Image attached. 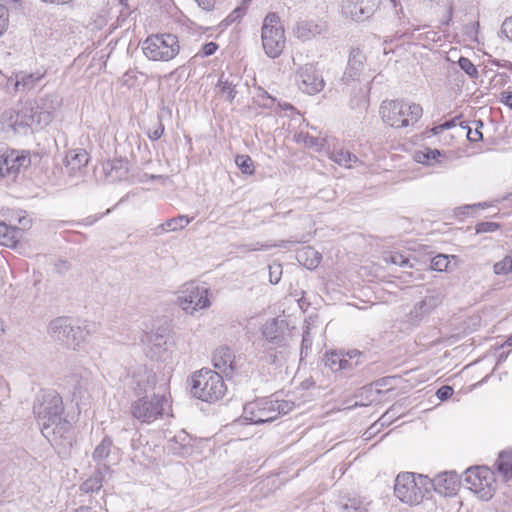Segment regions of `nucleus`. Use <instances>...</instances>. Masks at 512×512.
Returning a JSON list of instances; mask_svg holds the SVG:
<instances>
[{
	"mask_svg": "<svg viewBox=\"0 0 512 512\" xmlns=\"http://www.w3.org/2000/svg\"><path fill=\"white\" fill-rule=\"evenodd\" d=\"M103 472L96 470L87 480L80 485V490L84 493H93L99 491L103 486Z\"/></svg>",
	"mask_w": 512,
	"mask_h": 512,
	"instance_id": "2f4dec72",
	"label": "nucleus"
},
{
	"mask_svg": "<svg viewBox=\"0 0 512 512\" xmlns=\"http://www.w3.org/2000/svg\"><path fill=\"white\" fill-rule=\"evenodd\" d=\"M71 269V264L67 260L59 259L54 264V271L59 275L66 274Z\"/></svg>",
	"mask_w": 512,
	"mask_h": 512,
	"instance_id": "8fccbe9b",
	"label": "nucleus"
},
{
	"mask_svg": "<svg viewBox=\"0 0 512 512\" xmlns=\"http://www.w3.org/2000/svg\"><path fill=\"white\" fill-rule=\"evenodd\" d=\"M42 435L52 444L67 446L72 443V425L63 417L62 397L55 391L43 393L33 405Z\"/></svg>",
	"mask_w": 512,
	"mask_h": 512,
	"instance_id": "f257e3e1",
	"label": "nucleus"
},
{
	"mask_svg": "<svg viewBox=\"0 0 512 512\" xmlns=\"http://www.w3.org/2000/svg\"><path fill=\"white\" fill-rule=\"evenodd\" d=\"M273 245H265V244H261L259 242H256L254 244H245L243 245V247L248 250V251H260V250H265L269 247H272Z\"/></svg>",
	"mask_w": 512,
	"mask_h": 512,
	"instance_id": "bf43d9fd",
	"label": "nucleus"
},
{
	"mask_svg": "<svg viewBox=\"0 0 512 512\" xmlns=\"http://www.w3.org/2000/svg\"><path fill=\"white\" fill-rule=\"evenodd\" d=\"M236 165L244 174L252 175L254 173L253 160L248 155H238L235 159Z\"/></svg>",
	"mask_w": 512,
	"mask_h": 512,
	"instance_id": "58836bf2",
	"label": "nucleus"
},
{
	"mask_svg": "<svg viewBox=\"0 0 512 512\" xmlns=\"http://www.w3.org/2000/svg\"><path fill=\"white\" fill-rule=\"evenodd\" d=\"M31 160L28 153L0 149V176L15 178L21 169L30 166Z\"/></svg>",
	"mask_w": 512,
	"mask_h": 512,
	"instance_id": "f8f14e48",
	"label": "nucleus"
},
{
	"mask_svg": "<svg viewBox=\"0 0 512 512\" xmlns=\"http://www.w3.org/2000/svg\"><path fill=\"white\" fill-rule=\"evenodd\" d=\"M164 133V125L159 122L158 126L153 129L152 131H149L148 136L151 140L155 141L158 140Z\"/></svg>",
	"mask_w": 512,
	"mask_h": 512,
	"instance_id": "6e6d98bb",
	"label": "nucleus"
},
{
	"mask_svg": "<svg viewBox=\"0 0 512 512\" xmlns=\"http://www.w3.org/2000/svg\"><path fill=\"white\" fill-rule=\"evenodd\" d=\"M312 336L310 333V328L306 327V329L303 331V337H302V343H301V355L305 354V356L308 355V350L311 349L312 346Z\"/></svg>",
	"mask_w": 512,
	"mask_h": 512,
	"instance_id": "49530a36",
	"label": "nucleus"
},
{
	"mask_svg": "<svg viewBox=\"0 0 512 512\" xmlns=\"http://www.w3.org/2000/svg\"><path fill=\"white\" fill-rule=\"evenodd\" d=\"M441 303V297L439 295H429L416 303L413 309L408 314V321L412 324L419 323L423 317L429 314Z\"/></svg>",
	"mask_w": 512,
	"mask_h": 512,
	"instance_id": "aec40b11",
	"label": "nucleus"
},
{
	"mask_svg": "<svg viewBox=\"0 0 512 512\" xmlns=\"http://www.w3.org/2000/svg\"><path fill=\"white\" fill-rule=\"evenodd\" d=\"M361 352L352 350L347 353L342 351L326 352L323 357L325 367L329 368L332 372L338 371H351L360 364L359 357Z\"/></svg>",
	"mask_w": 512,
	"mask_h": 512,
	"instance_id": "ddd939ff",
	"label": "nucleus"
},
{
	"mask_svg": "<svg viewBox=\"0 0 512 512\" xmlns=\"http://www.w3.org/2000/svg\"><path fill=\"white\" fill-rule=\"evenodd\" d=\"M331 159L335 163H337L341 166H345L347 168L352 167V164L356 163L358 161V158L356 155H354L350 151L344 150V149H339V150L333 151L331 154Z\"/></svg>",
	"mask_w": 512,
	"mask_h": 512,
	"instance_id": "f704fd0d",
	"label": "nucleus"
},
{
	"mask_svg": "<svg viewBox=\"0 0 512 512\" xmlns=\"http://www.w3.org/2000/svg\"><path fill=\"white\" fill-rule=\"evenodd\" d=\"M208 294L209 289L206 286L195 282L186 283L179 293L178 302L186 313L193 315L196 311L210 306Z\"/></svg>",
	"mask_w": 512,
	"mask_h": 512,
	"instance_id": "9d476101",
	"label": "nucleus"
},
{
	"mask_svg": "<svg viewBox=\"0 0 512 512\" xmlns=\"http://www.w3.org/2000/svg\"><path fill=\"white\" fill-rule=\"evenodd\" d=\"M455 122H456V119H452V120H449V121H445L443 123V126H444V129H450L451 127L455 126Z\"/></svg>",
	"mask_w": 512,
	"mask_h": 512,
	"instance_id": "338daca9",
	"label": "nucleus"
},
{
	"mask_svg": "<svg viewBox=\"0 0 512 512\" xmlns=\"http://www.w3.org/2000/svg\"><path fill=\"white\" fill-rule=\"evenodd\" d=\"M262 334L266 339V343L277 345L279 348H283L285 344H288L282 329L279 327L278 320L275 318L268 320L264 324Z\"/></svg>",
	"mask_w": 512,
	"mask_h": 512,
	"instance_id": "5701e85b",
	"label": "nucleus"
},
{
	"mask_svg": "<svg viewBox=\"0 0 512 512\" xmlns=\"http://www.w3.org/2000/svg\"><path fill=\"white\" fill-rule=\"evenodd\" d=\"M262 347L263 355L261 356V360L270 365H277L281 358L285 357L288 344H285L283 348H279L277 345L265 343Z\"/></svg>",
	"mask_w": 512,
	"mask_h": 512,
	"instance_id": "c85d7f7f",
	"label": "nucleus"
},
{
	"mask_svg": "<svg viewBox=\"0 0 512 512\" xmlns=\"http://www.w3.org/2000/svg\"><path fill=\"white\" fill-rule=\"evenodd\" d=\"M191 218L186 215H179L177 217L168 219L166 221V227H169L170 231H178L185 228L190 222Z\"/></svg>",
	"mask_w": 512,
	"mask_h": 512,
	"instance_id": "4c0bfd02",
	"label": "nucleus"
},
{
	"mask_svg": "<svg viewBox=\"0 0 512 512\" xmlns=\"http://www.w3.org/2000/svg\"><path fill=\"white\" fill-rule=\"evenodd\" d=\"M500 225L495 222H480L476 225L475 229L477 233L494 232L498 230Z\"/></svg>",
	"mask_w": 512,
	"mask_h": 512,
	"instance_id": "de8ad7c7",
	"label": "nucleus"
},
{
	"mask_svg": "<svg viewBox=\"0 0 512 512\" xmlns=\"http://www.w3.org/2000/svg\"><path fill=\"white\" fill-rule=\"evenodd\" d=\"M441 156L442 153L440 150L425 148L424 150L417 151L414 158L418 163L433 165L434 163L439 162L438 158Z\"/></svg>",
	"mask_w": 512,
	"mask_h": 512,
	"instance_id": "473e14b6",
	"label": "nucleus"
},
{
	"mask_svg": "<svg viewBox=\"0 0 512 512\" xmlns=\"http://www.w3.org/2000/svg\"><path fill=\"white\" fill-rule=\"evenodd\" d=\"M453 388L451 386H442L436 391V396L444 401L449 399L453 395Z\"/></svg>",
	"mask_w": 512,
	"mask_h": 512,
	"instance_id": "603ef678",
	"label": "nucleus"
},
{
	"mask_svg": "<svg viewBox=\"0 0 512 512\" xmlns=\"http://www.w3.org/2000/svg\"><path fill=\"white\" fill-rule=\"evenodd\" d=\"M493 271L496 275H506L512 273L510 258H508L506 255L501 261L496 262L493 266Z\"/></svg>",
	"mask_w": 512,
	"mask_h": 512,
	"instance_id": "37998d69",
	"label": "nucleus"
},
{
	"mask_svg": "<svg viewBox=\"0 0 512 512\" xmlns=\"http://www.w3.org/2000/svg\"><path fill=\"white\" fill-rule=\"evenodd\" d=\"M199 7L205 11H211L214 9L215 4L218 0H194Z\"/></svg>",
	"mask_w": 512,
	"mask_h": 512,
	"instance_id": "13d9d810",
	"label": "nucleus"
},
{
	"mask_svg": "<svg viewBox=\"0 0 512 512\" xmlns=\"http://www.w3.org/2000/svg\"><path fill=\"white\" fill-rule=\"evenodd\" d=\"M379 0H345L342 5L343 13L354 21H364L376 11Z\"/></svg>",
	"mask_w": 512,
	"mask_h": 512,
	"instance_id": "f3484780",
	"label": "nucleus"
},
{
	"mask_svg": "<svg viewBox=\"0 0 512 512\" xmlns=\"http://www.w3.org/2000/svg\"><path fill=\"white\" fill-rule=\"evenodd\" d=\"M167 399L164 395L153 393L152 396L143 395L137 397L131 403L130 412L134 419L141 423L151 424L162 418Z\"/></svg>",
	"mask_w": 512,
	"mask_h": 512,
	"instance_id": "423d86ee",
	"label": "nucleus"
},
{
	"mask_svg": "<svg viewBox=\"0 0 512 512\" xmlns=\"http://www.w3.org/2000/svg\"><path fill=\"white\" fill-rule=\"evenodd\" d=\"M477 127L472 130L468 124L461 123L460 126L462 129L467 130V139L470 142H477L480 141L483 138L482 132L479 130V127L483 126V123L481 121L477 122Z\"/></svg>",
	"mask_w": 512,
	"mask_h": 512,
	"instance_id": "79ce46f5",
	"label": "nucleus"
},
{
	"mask_svg": "<svg viewBox=\"0 0 512 512\" xmlns=\"http://www.w3.org/2000/svg\"><path fill=\"white\" fill-rule=\"evenodd\" d=\"M9 26V13L5 5L0 4V37L7 31Z\"/></svg>",
	"mask_w": 512,
	"mask_h": 512,
	"instance_id": "a18cd8bd",
	"label": "nucleus"
},
{
	"mask_svg": "<svg viewBox=\"0 0 512 512\" xmlns=\"http://www.w3.org/2000/svg\"><path fill=\"white\" fill-rule=\"evenodd\" d=\"M501 32L512 41V16L503 22Z\"/></svg>",
	"mask_w": 512,
	"mask_h": 512,
	"instance_id": "864d4df0",
	"label": "nucleus"
},
{
	"mask_svg": "<svg viewBox=\"0 0 512 512\" xmlns=\"http://www.w3.org/2000/svg\"><path fill=\"white\" fill-rule=\"evenodd\" d=\"M76 512H91L90 508L82 506L76 510Z\"/></svg>",
	"mask_w": 512,
	"mask_h": 512,
	"instance_id": "774afa93",
	"label": "nucleus"
},
{
	"mask_svg": "<svg viewBox=\"0 0 512 512\" xmlns=\"http://www.w3.org/2000/svg\"><path fill=\"white\" fill-rule=\"evenodd\" d=\"M113 446V441L109 436H105L93 451L92 458L94 461L100 462L108 458Z\"/></svg>",
	"mask_w": 512,
	"mask_h": 512,
	"instance_id": "72a5a7b5",
	"label": "nucleus"
},
{
	"mask_svg": "<svg viewBox=\"0 0 512 512\" xmlns=\"http://www.w3.org/2000/svg\"><path fill=\"white\" fill-rule=\"evenodd\" d=\"M459 67L472 79L479 76L476 66L466 57H460L458 60Z\"/></svg>",
	"mask_w": 512,
	"mask_h": 512,
	"instance_id": "ea45409f",
	"label": "nucleus"
},
{
	"mask_svg": "<svg viewBox=\"0 0 512 512\" xmlns=\"http://www.w3.org/2000/svg\"><path fill=\"white\" fill-rule=\"evenodd\" d=\"M501 102L512 109V92H503Z\"/></svg>",
	"mask_w": 512,
	"mask_h": 512,
	"instance_id": "e2e57ef3",
	"label": "nucleus"
},
{
	"mask_svg": "<svg viewBox=\"0 0 512 512\" xmlns=\"http://www.w3.org/2000/svg\"><path fill=\"white\" fill-rule=\"evenodd\" d=\"M457 475L454 472H443L430 479L429 490L433 487L441 495H450L455 491Z\"/></svg>",
	"mask_w": 512,
	"mask_h": 512,
	"instance_id": "4be33fe9",
	"label": "nucleus"
},
{
	"mask_svg": "<svg viewBox=\"0 0 512 512\" xmlns=\"http://www.w3.org/2000/svg\"><path fill=\"white\" fill-rule=\"evenodd\" d=\"M72 385V395L73 400L77 405L84 402L89 398L88 386L89 380L84 377H78L77 375H73L70 379Z\"/></svg>",
	"mask_w": 512,
	"mask_h": 512,
	"instance_id": "cd10ccee",
	"label": "nucleus"
},
{
	"mask_svg": "<svg viewBox=\"0 0 512 512\" xmlns=\"http://www.w3.org/2000/svg\"><path fill=\"white\" fill-rule=\"evenodd\" d=\"M218 49V45L215 42H208L203 45L202 53L204 56L213 55Z\"/></svg>",
	"mask_w": 512,
	"mask_h": 512,
	"instance_id": "4d7b16f0",
	"label": "nucleus"
},
{
	"mask_svg": "<svg viewBox=\"0 0 512 512\" xmlns=\"http://www.w3.org/2000/svg\"><path fill=\"white\" fill-rule=\"evenodd\" d=\"M445 129H444V126H443V123L440 124V125H437L435 127H433L431 129V132L434 134V135H437V134H440L441 132H443Z\"/></svg>",
	"mask_w": 512,
	"mask_h": 512,
	"instance_id": "0e129e2a",
	"label": "nucleus"
},
{
	"mask_svg": "<svg viewBox=\"0 0 512 512\" xmlns=\"http://www.w3.org/2000/svg\"><path fill=\"white\" fill-rule=\"evenodd\" d=\"M242 82V76L238 73L222 72L217 82V88L225 95V100L232 103L238 93V86Z\"/></svg>",
	"mask_w": 512,
	"mask_h": 512,
	"instance_id": "6ab92c4d",
	"label": "nucleus"
},
{
	"mask_svg": "<svg viewBox=\"0 0 512 512\" xmlns=\"http://www.w3.org/2000/svg\"><path fill=\"white\" fill-rule=\"evenodd\" d=\"M127 385L136 397L148 395L156 385V374L145 365H138L128 371Z\"/></svg>",
	"mask_w": 512,
	"mask_h": 512,
	"instance_id": "9b49d317",
	"label": "nucleus"
},
{
	"mask_svg": "<svg viewBox=\"0 0 512 512\" xmlns=\"http://www.w3.org/2000/svg\"><path fill=\"white\" fill-rule=\"evenodd\" d=\"M142 50L149 60L170 61L180 51L178 37L171 33L150 35L143 42Z\"/></svg>",
	"mask_w": 512,
	"mask_h": 512,
	"instance_id": "39448f33",
	"label": "nucleus"
},
{
	"mask_svg": "<svg viewBox=\"0 0 512 512\" xmlns=\"http://www.w3.org/2000/svg\"><path fill=\"white\" fill-rule=\"evenodd\" d=\"M48 333L52 338L72 349H76L85 341V333L81 327L73 325L67 317H58L52 320L48 327Z\"/></svg>",
	"mask_w": 512,
	"mask_h": 512,
	"instance_id": "1a4fd4ad",
	"label": "nucleus"
},
{
	"mask_svg": "<svg viewBox=\"0 0 512 512\" xmlns=\"http://www.w3.org/2000/svg\"><path fill=\"white\" fill-rule=\"evenodd\" d=\"M497 471L505 478H512V450L502 451L495 463Z\"/></svg>",
	"mask_w": 512,
	"mask_h": 512,
	"instance_id": "7c9ffc66",
	"label": "nucleus"
},
{
	"mask_svg": "<svg viewBox=\"0 0 512 512\" xmlns=\"http://www.w3.org/2000/svg\"><path fill=\"white\" fill-rule=\"evenodd\" d=\"M235 355L227 346L217 348L212 356L213 365L219 371L229 375L234 371Z\"/></svg>",
	"mask_w": 512,
	"mask_h": 512,
	"instance_id": "412c9836",
	"label": "nucleus"
},
{
	"mask_svg": "<svg viewBox=\"0 0 512 512\" xmlns=\"http://www.w3.org/2000/svg\"><path fill=\"white\" fill-rule=\"evenodd\" d=\"M45 76L44 72L27 73L20 71L15 74V90L29 91Z\"/></svg>",
	"mask_w": 512,
	"mask_h": 512,
	"instance_id": "a878e982",
	"label": "nucleus"
},
{
	"mask_svg": "<svg viewBox=\"0 0 512 512\" xmlns=\"http://www.w3.org/2000/svg\"><path fill=\"white\" fill-rule=\"evenodd\" d=\"M190 383L192 396L207 403L219 401L227 392L223 377L211 369L195 371L191 375Z\"/></svg>",
	"mask_w": 512,
	"mask_h": 512,
	"instance_id": "f03ea898",
	"label": "nucleus"
},
{
	"mask_svg": "<svg viewBox=\"0 0 512 512\" xmlns=\"http://www.w3.org/2000/svg\"><path fill=\"white\" fill-rule=\"evenodd\" d=\"M430 479L411 472L398 474L394 484V494L403 503L418 505L429 492Z\"/></svg>",
	"mask_w": 512,
	"mask_h": 512,
	"instance_id": "20e7f679",
	"label": "nucleus"
},
{
	"mask_svg": "<svg viewBox=\"0 0 512 512\" xmlns=\"http://www.w3.org/2000/svg\"><path fill=\"white\" fill-rule=\"evenodd\" d=\"M282 274V267L280 264H273L269 266V279L272 284H277L280 281Z\"/></svg>",
	"mask_w": 512,
	"mask_h": 512,
	"instance_id": "09e8293b",
	"label": "nucleus"
},
{
	"mask_svg": "<svg viewBox=\"0 0 512 512\" xmlns=\"http://www.w3.org/2000/svg\"><path fill=\"white\" fill-rule=\"evenodd\" d=\"M450 259H455V256H448L445 254H438L432 258L430 267L434 271H447Z\"/></svg>",
	"mask_w": 512,
	"mask_h": 512,
	"instance_id": "e433bc0d",
	"label": "nucleus"
},
{
	"mask_svg": "<svg viewBox=\"0 0 512 512\" xmlns=\"http://www.w3.org/2000/svg\"><path fill=\"white\" fill-rule=\"evenodd\" d=\"M321 254L313 247L307 246L296 252L297 261L307 269H315L321 261Z\"/></svg>",
	"mask_w": 512,
	"mask_h": 512,
	"instance_id": "bb28decb",
	"label": "nucleus"
},
{
	"mask_svg": "<svg viewBox=\"0 0 512 512\" xmlns=\"http://www.w3.org/2000/svg\"><path fill=\"white\" fill-rule=\"evenodd\" d=\"M366 57L359 48H352L349 53L347 67L342 76V81L349 84L357 81L365 67Z\"/></svg>",
	"mask_w": 512,
	"mask_h": 512,
	"instance_id": "a211bd4d",
	"label": "nucleus"
},
{
	"mask_svg": "<svg viewBox=\"0 0 512 512\" xmlns=\"http://www.w3.org/2000/svg\"><path fill=\"white\" fill-rule=\"evenodd\" d=\"M262 45L265 53L270 58H277L285 47L284 29L280 25V19L276 13H269L262 26Z\"/></svg>",
	"mask_w": 512,
	"mask_h": 512,
	"instance_id": "0eeeda50",
	"label": "nucleus"
},
{
	"mask_svg": "<svg viewBox=\"0 0 512 512\" xmlns=\"http://www.w3.org/2000/svg\"><path fill=\"white\" fill-rule=\"evenodd\" d=\"M296 81L299 88L309 95L319 93L325 85L322 75L313 64L302 66L296 74Z\"/></svg>",
	"mask_w": 512,
	"mask_h": 512,
	"instance_id": "2eb2a0df",
	"label": "nucleus"
},
{
	"mask_svg": "<svg viewBox=\"0 0 512 512\" xmlns=\"http://www.w3.org/2000/svg\"><path fill=\"white\" fill-rule=\"evenodd\" d=\"M275 404L270 400H261L257 402H250L244 405L243 417L246 421L252 424H261L273 421L277 418Z\"/></svg>",
	"mask_w": 512,
	"mask_h": 512,
	"instance_id": "4468645a",
	"label": "nucleus"
},
{
	"mask_svg": "<svg viewBox=\"0 0 512 512\" xmlns=\"http://www.w3.org/2000/svg\"><path fill=\"white\" fill-rule=\"evenodd\" d=\"M380 115L384 123L393 128L414 125L423 114L419 104L403 100H386L380 106Z\"/></svg>",
	"mask_w": 512,
	"mask_h": 512,
	"instance_id": "7ed1b4c3",
	"label": "nucleus"
},
{
	"mask_svg": "<svg viewBox=\"0 0 512 512\" xmlns=\"http://www.w3.org/2000/svg\"><path fill=\"white\" fill-rule=\"evenodd\" d=\"M89 155L83 149L71 150L66 154L65 166L71 175L76 174L88 164Z\"/></svg>",
	"mask_w": 512,
	"mask_h": 512,
	"instance_id": "393cba45",
	"label": "nucleus"
},
{
	"mask_svg": "<svg viewBox=\"0 0 512 512\" xmlns=\"http://www.w3.org/2000/svg\"><path fill=\"white\" fill-rule=\"evenodd\" d=\"M106 177L111 182L121 181L127 178L128 175V162L123 159H114L106 162L103 165Z\"/></svg>",
	"mask_w": 512,
	"mask_h": 512,
	"instance_id": "b1692460",
	"label": "nucleus"
},
{
	"mask_svg": "<svg viewBox=\"0 0 512 512\" xmlns=\"http://www.w3.org/2000/svg\"><path fill=\"white\" fill-rule=\"evenodd\" d=\"M465 483L481 500L488 501L494 495V474L485 466L468 468Z\"/></svg>",
	"mask_w": 512,
	"mask_h": 512,
	"instance_id": "6e6552de",
	"label": "nucleus"
},
{
	"mask_svg": "<svg viewBox=\"0 0 512 512\" xmlns=\"http://www.w3.org/2000/svg\"><path fill=\"white\" fill-rule=\"evenodd\" d=\"M452 11H453V8H452V6H450L448 9V12H447L448 13L447 18H446V20H444L442 22V24L448 25L450 23V21L452 20Z\"/></svg>",
	"mask_w": 512,
	"mask_h": 512,
	"instance_id": "69168bd1",
	"label": "nucleus"
},
{
	"mask_svg": "<svg viewBox=\"0 0 512 512\" xmlns=\"http://www.w3.org/2000/svg\"><path fill=\"white\" fill-rule=\"evenodd\" d=\"M22 235V229L0 222V241L3 245H15Z\"/></svg>",
	"mask_w": 512,
	"mask_h": 512,
	"instance_id": "c756f323",
	"label": "nucleus"
},
{
	"mask_svg": "<svg viewBox=\"0 0 512 512\" xmlns=\"http://www.w3.org/2000/svg\"><path fill=\"white\" fill-rule=\"evenodd\" d=\"M178 439H180L182 442L180 444V449L181 450H186V444H184L183 442L187 439V435L186 434H183V436L179 435V436H176L174 438L175 440V443L177 444L178 443ZM173 451L176 453H181V454H184L185 451H177V448L173 447Z\"/></svg>",
	"mask_w": 512,
	"mask_h": 512,
	"instance_id": "052dcab7",
	"label": "nucleus"
},
{
	"mask_svg": "<svg viewBox=\"0 0 512 512\" xmlns=\"http://www.w3.org/2000/svg\"><path fill=\"white\" fill-rule=\"evenodd\" d=\"M389 261L395 265L406 266L409 264V260L399 253H395L389 257Z\"/></svg>",
	"mask_w": 512,
	"mask_h": 512,
	"instance_id": "5fc2aeb1",
	"label": "nucleus"
},
{
	"mask_svg": "<svg viewBox=\"0 0 512 512\" xmlns=\"http://www.w3.org/2000/svg\"><path fill=\"white\" fill-rule=\"evenodd\" d=\"M52 120V115L48 111L34 110L33 108H23L16 116V120L12 125L15 132H21V129L31 127L33 125L42 127L49 124Z\"/></svg>",
	"mask_w": 512,
	"mask_h": 512,
	"instance_id": "dca6fc26",
	"label": "nucleus"
},
{
	"mask_svg": "<svg viewBox=\"0 0 512 512\" xmlns=\"http://www.w3.org/2000/svg\"><path fill=\"white\" fill-rule=\"evenodd\" d=\"M298 36L303 39H309L311 36L318 33V26L310 22L301 23L297 29Z\"/></svg>",
	"mask_w": 512,
	"mask_h": 512,
	"instance_id": "a19ab883",
	"label": "nucleus"
},
{
	"mask_svg": "<svg viewBox=\"0 0 512 512\" xmlns=\"http://www.w3.org/2000/svg\"><path fill=\"white\" fill-rule=\"evenodd\" d=\"M299 137L303 138V142L308 147H316V148H318V147L322 146V139H320V138L311 136L309 134H305V135L300 134Z\"/></svg>",
	"mask_w": 512,
	"mask_h": 512,
	"instance_id": "3c124183",
	"label": "nucleus"
},
{
	"mask_svg": "<svg viewBox=\"0 0 512 512\" xmlns=\"http://www.w3.org/2000/svg\"><path fill=\"white\" fill-rule=\"evenodd\" d=\"M273 404H275V406L273 408L275 409V414H277V417L279 415H285V414L289 413L294 408V403H292L290 401H285V400H282V401L276 400V401H273Z\"/></svg>",
	"mask_w": 512,
	"mask_h": 512,
	"instance_id": "c03bdc74",
	"label": "nucleus"
},
{
	"mask_svg": "<svg viewBox=\"0 0 512 512\" xmlns=\"http://www.w3.org/2000/svg\"><path fill=\"white\" fill-rule=\"evenodd\" d=\"M149 345L154 355L157 357H161L162 354L167 350L166 338L158 333L151 334L149 336Z\"/></svg>",
	"mask_w": 512,
	"mask_h": 512,
	"instance_id": "c9c22d12",
	"label": "nucleus"
},
{
	"mask_svg": "<svg viewBox=\"0 0 512 512\" xmlns=\"http://www.w3.org/2000/svg\"><path fill=\"white\" fill-rule=\"evenodd\" d=\"M166 232H170L169 227H166V221L153 229V234L156 236L162 235Z\"/></svg>",
	"mask_w": 512,
	"mask_h": 512,
	"instance_id": "680f3d73",
	"label": "nucleus"
}]
</instances>
